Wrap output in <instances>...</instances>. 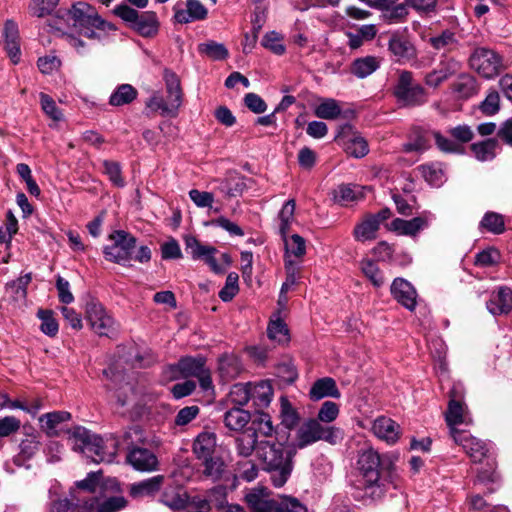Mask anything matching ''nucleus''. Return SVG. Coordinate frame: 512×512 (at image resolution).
Returning <instances> with one entry per match:
<instances>
[{
  "instance_id": "19",
  "label": "nucleus",
  "mask_w": 512,
  "mask_h": 512,
  "mask_svg": "<svg viewBox=\"0 0 512 512\" xmlns=\"http://www.w3.org/2000/svg\"><path fill=\"white\" fill-rule=\"evenodd\" d=\"M127 462L138 471L151 472L157 470L158 459L156 455L146 448L133 447L127 454Z\"/></svg>"
},
{
  "instance_id": "24",
  "label": "nucleus",
  "mask_w": 512,
  "mask_h": 512,
  "mask_svg": "<svg viewBox=\"0 0 512 512\" xmlns=\"http://www.w3.org/2000/svg\"><path fill=\"white\" fill-rule=\"evenodd\" d=\"M207 9L199 0H187L186 9H175V21L186 24L195 20H203L207 16Z\"/></svg>"
},
{
  "instance_id": "39",
  "label": "nucleus",
  "mask_w": 512,
  "mask_h": 512,
  "mask_svg": "<svg viewBox=\"0 0 512 512\" xmlns=\"http://www.w3.org/2000/svg\"><path fill=\"white\" fill-rule=\"evenodd\" d=\"M189 496L184 491L166 489L161 495V502L173 510H182L188 506Z\"/></svg>"
},
{
  "instance_id": "60",
  "label": "nucleus",
  "mask_w": 512,
  "mask_h": 512,
  "mask_svg": "<svg viewBox=\"0 0 512 512\" xmlns=\"http://www.w3.org/2000/svg\"><path fill=\"white\" fill-rule=\"evenodd\" d=\"M286 253L288 257H302L306 253V244L303 237L293 234L289 239H285Z\"/></svg>"
},
{
  "instance_id": "5",
  "label": "nucleus",
  "mask_w": 512,
  "mask_h": 512,
  "mask_svg": "<svg viewBox=\"0 0 512 512\" xmlns=\"http://www.w3.org/2000/svg\"><path fill=\"white\" fill-rule=\"evenodd\" d=\"M167 96L164 98L159 92H154L146 102L147 108L160 111L162 115L175 116L182 103V89L179 77L170 69L163 73Z\"/></svg>"
},
{
  "instance_id": "38",
  "label": "nucleus",
  "mask_w": 512,
  "mask_h": 512,
  "mask_svg": "<svg viewBox=\"0 0 512 512\" xmlns=\"http://www.w3.org/2000/svg\"><path fill=\"white\" fill-rule=\"evenodd\" d=\"M380 66V61L374 56H366L363 58L356 59L353 64L351 71L358 78H365L376 71Z\"/></svg>"
},
{
  "instance_id": "31",
  "label": "nucleus",
  "mask_w": 512,
  "mask_h": 512,
  "mask_svg": "<svg viewBox=\"0 0 512 512\" xmlns=\"http://www.w3.org/2000/svg\"><path fill=\"white\" fill-rule=\"evenodd\" d=\"M219 371L225 380H232L240 375L243 366L236 354H222L219 359Z\"/></svg>"
},
{
  "instance_id": "35",
  "label": "nucleus",
  "mask_w": 512,
  "mask_h": 512,
  "mask_svg": "<svg viewBox=\"0 0 512 512\" xmlns=\"http://www.w3.org/2000/svg\"><path fill=\"white\" fill-rule=\"evenodd\" d=\"M314 114L320 119L335 120L342 114V108L337 100L333 98H322L320 99V103L315 107Z\"/></svg>"
},
{
  "instance_id": "9",
  "label": "nucleus",
  "mask_w": 512,
  "mask_h": 512,
  "mask_svg": "<svg viewBox=\"0 0 512 512\" xmlns=\"http://www.w3.org/2000/svg\"><path fill=\"white\" fill-rule=\"evenodd\" d=\"M109 239L112 244L104 248V255L108 261L126 265L133 260L137 242L133 235L123 230H117L109 236Z\"/></svg>"
},
{
  "instance_id": "46",
  "label": "nucleus",
  "mask_w": 512,
  "mask_h": 512,
  "mask_svg": "<svg viewBox=\"0 0 512 512\" xmlns=\"http://www.w3.org/2000/svg\"><path fill=\"white\" fill-rule=\"evenodd\" d=\"M280 417L282 424L288 428H294L299 422V415L286 396L280 398Z\"/></svg>"
},
{
  "instance_id": "41",
  "label": "nucleus",
  "mask_w": 512,
  "mask_h": 512,
  "mask_svg": "<svg viewBox=\"0 0 512 512\" xmlns=\"http://www.w3.org/2000/svg\"><path fill=\"white\" fill-rule=\"evenodd\" d=\"M137 90L130 84H122L111 94L109 103L122 106L131 103L137 97Z\"/></svg>"
},
{
  "instance_id": "10",
  "label": "nucleus",
  "mask_w": 512,
  "mask_h": 512,
  "mask_svg": "<svg viewBox=\"0 0 512 512\" xmlns=\"http://www.w3.org/2000/svg\"><path fill=\"white\" fill-rule=\"evenodd\" d=\"M470 66L484 78L490 79L500 73L502 59L493 50L477 48L470 57Z\"/></svg>"
},
{
  "instance_id": "47",
  "label": "nucleus",
  "mask_w": 512,
  "mask_h": 512,
  "mask_svg": "<svg viewBox=\"0 0 512 512\" xmlns=\"http://www.w3.org/2000/svg\"><path fill=\"white\" fill-rule=\"evenodd\" d=\"M480 227L493 234H502L505 231L504 217L496 212H487L480 222Z\"/></svg>"
},
{
  "instance_id": "14",
  "label": "nucleus",
  "mask_w": 512,
  "mask_h": 512,
  "mask_svg": "<svg viewBox=\"0 0 512 512\" xmlns=\"http://www.w3.org/2000/svg\"><path fill=\"white\" fill-rule=\"evenodd\" d=\"M430 222V213L424 212L410 220L395 218L391 221L389 229L398 235L416 237L419 232L426 229Z\"/></svg>"
},
{
  "instance_id": "23",
  "label": "nucleus",
  "mask_w": 512,
  "mask_h": 512,
  "mask_svg": "<svg viewBox=\"0 0 512 512\" xmlns=\"http://www.w3.org/2000/svg\"><path fill=\"white\" fill-rule=\"evenodd\" d=\"M487 309L493 315L507 314L512 310V291L507 287H501L493 293L487 302Z\"/></svg>"
},
{
  "instance_id": "51",
  "label": "nucleus",
  "mask_w": 512,
  "mask_h": 512,
  "mask_svg": "<svg viewBox=\"0 0 512 512\" xmlns=\"http://www.w3.org/2000/svg\"><path fill=\"white\" fill-rule=\"evenodd\" d=\"M267 334L270 340L275 341L278 344H284L290 340L288 328L280 319L269 323Z\"/></svg>"
},
{
  "instance_id": "8",
  "label": "nucleus",
  "mask_w": 512,
  "mask_h": 512,
  "mask_svg": "<svg viewBox=\"0 0 512 512\" xmlns=\"http://www.w3.org/2000/svg\"><path fill=\"white\" fill-rule=\"evenodd\" d=\"M341 431L333 426H325L316 419H309L297 431V447L303 449L317 441L323 440L336 444Z\"/></svg>"
},
{
  "instance_id": "55",
  "label": "nucleus",
  "mask_w": 512,
  "mask_h": 512,
  "mask_svg": "<svg viewBox=\"0 0 512 512\" xmlns=\"http://www.w3.org/2000/svg\"><path fill=\"white\" fill-rule=\"evenodd\" d=\"M296 203L294 199H289L285 202L282 209L279 212V220H280V232L285 237L286 233L290 228V224L294 219Z\"/></svg>"
},
{
  "instance_id": "17",
  "label": "nucleus",
  "mask_w": 512,
  "mask_h": 512,
  "mask_svg": "<svg viewBox=\"0 0 512 512\" xmlns=\"http://www.w3.org/2000/svg\"><path fill=\"white\" fill-rule=\"evenodd\" d=\"M460 69V62L453 58L441 61L437 68L426 74L424 82L428 87L437 88L447 79L456 75Z\"/></svg>"
},
{
  "instance_id": "22",
  "label": "nucleus",
  "mask_w": 512,
  "mask_h": 512,
  "mask_svg": "<svg viewBox=\"0 0 512 512\" xmlns=\"http://www.w3.org/2000/svg\"><path fill=\"white\" fill-rule=\"evenodd\" d=\"M326 397L336 399L341 397L336 381L331 377L317 379L309 390V398L312 401H319Z\"/></svg>"
},
{
  "instance_id": "16",
  "label": "nucleus",
  "mask_w": 512,
  "mask_h": 512,
  "mask_svg": "<svg viewBox=\"0 0 512 512\" xmlns=\"http://www.w3.org/2000/svg\"><path fill=\"white\" fill-rule=\"evenodd\" d=\"M445 421L449 428L451 437L454 439V432H464L458 428L460 425H469L472 419L464 403H458L456 399L448 402L445 412Z\"/></svg>"
},
{
  "instance_id": "63",
  "label": "nucleus",
  "mask_w": 512,
  "mask_h": 512,
  "mask_svg": "<svg viewBox=\"0 0 512 512\" xmlns=\"http://www.w3.org/2000/svg\"><path fill=\"white\" fill-rule=\"evenodd\" d=\"M189 197L193 201V203L199 208H212L214 202L213 192L191 189L189 191Z\"/></svg>"
},
{
  "instance_id": "43",
  "label": "nucleus",
  "mask_w": 512,
  "mask_h": 512,
  "mask_svg": "<svg viewBox=\"0 0 512 512\" xmlns=\"http://www.w3.org/2000/svg\"><path fill=\"white\" fill-rule=\"evenodd\" d=\"M200 54L207 56L212 60H224L228 57L229 53L222 43L213 40H208L198 45Z\"/></svg>"
},
{
  "instance_id": "20",
  "label": "nucleus",
  "mask_w": 512,
  "mask_h": 512,
  "mask_svg": "<svg viewBox=\"0 0 512 512\" xmlns=\"http://www.w3.org/2000/svg\"><path fill=\"white\" fill-rule=\"evenodd\" d=\"M163 475H155L145 480L132 483L129 487V495L133 499H144L155 496L164 484Z\"/></svg>"
},
{
  "instance_id": "28",
  "label": "nucleus",
  "mask_w": 512,
  "mask_h": 512,
  "mask_svg": "<svg viewBox=\"0 0 512 512\" xmlns=\"http://www.w3.org/2000/svg\"><path fill=\"white\" fill-rule=\"evenodd\" d=\"M216 450V435L212 432H202L194 440L193 452L197 459L203 460L214 455Z\"/></svg>"
},
{
  "instance_id": "1",
  "label": "nucleus",
  "mask_w": 512,
  "mask_h": 512,
  "mask_svg": "<svg viewBox=\"0 0 512 512\" xmlns=\"http://www.w3.org/2000/svg\"><path fill=\"white\" fill-rule=\"evenodd\" d=\"M66 440L74 451L82 452L95 463H112L120 445L115 437L110 436L103 439L90 434L84 427H75L73 430L66 429Z\"/></svg>"
},
{
  "instance_id": "61",
  "label": "nucleus",
  "mask_w": 512,
  "mask_h": 512,
  "mask_svg": "<svg viewBox=\"0 0 512 512\" xmlns=\"http://www.w3.org/2000/svg\"><path fill=\"white\" fill-rule=\"evenodd\" d=\"M104 173L109 180L117 187H123L125 181L121 175V166L118 162L105 160L103 162Z\"/></svg>"
},
{
  "instance_id": "49",
  "label": "nucleus",
  "mask_w": 512,
  "mask_h": 512,
  "mask_svg": "<svg viewBox=\"0 0 512 512\" xmlns=\"http://www.w3.org/2000/svg\"><path fill=\"white\" fill-rule=\"evenodd\" d=\"M363 191L364 188L357 185H340L335 197L339 202L348 204L361 199L364 196Z\"/></svg>"
},
{
  "instance_id": "11",
  "label": "nucleus",
  "mask_w": 512,
  "mask_h": 512,
  "mask_svg": "<svg viewBox=\"0 0 512 512\" xmlns=\"http://www.w3.org/2000/svg\"><path fill=\"white\" fill-rule=\"evenodd\" d=\"M87 320L95 333L100 336L113 337L118 332V325L114 319L107 314L103 306L91 301L86 308Z\"/></svg>"
},
{
  "instance_id": "34",
  "label": "nucleus",
  "mask_w": 512,
  "mask_h": 512,
  "mask_svg": "<svg viewBox=\"0 0 512 512\" xmlns=\"http://www.w3.org/2000/svg\"><path fill=\"white\" fill-rule=\"evenodd\" d=\"M251 400L254 405L263 408L267 407L273 396V389L268 381H261L255 385L250 384Z\"/></svg>"
},
{
  "instance_id": "44",
  "label": "nucleus",
  "mask_w": 512,
  "mask_h": 512,
  "mask_svg": "<svg viewBox=\"0 0 512 512\" xmlns=\"http://www.w3.org/2000/svg\"><path fill=\"white\" fill-rule=\"evenodd\" d=\"M452 89L461 98H469L477 92L476 80L468 74H462L453 83Z\"/></svg>"
},
{
  "instance_id": "42",
  "label": "nucleus",
  "mask_w": 512,
  "mask_h": 512,
  "mask_svg": "<svg viewBox=\"0 0 512 512\" xmlns=\"http://www.w3.org/2000/svg\"><path fill=\"white\" fill-rule=\"evenodd\" d=\"M31 280V273L20 276L18 279L6 284V291L11 294L15 301L25 300L27 296V286L30 284Z\"/></svg>"
},
{
  "instance_id": "27",
  "label": "nucleus",
  "mask_w": 512,
  "mask_h": 512,
  "mask_svg": "<svg viewBox=\"0 0 512 512\" xmlns=\"http://www.w3.org/2000/svg\"><path fill=\"white\" fill-rule=\"evenodd\" d=\"M213 182L218 184L215 190L229 198L241 195L246 189L244 178L235 173L229 174L223 179H214Z\"/></svg>"
},
{
  "instance_id": "53",
  "label": "nucleus",
  "mask_w": 512,
  "mask_h": 512,
  "mask_svg": "<svg viewBox=\"0 0 512 512\" xmlns=\"http://www.w3.org/2000/svg\"><path fill=\"white\" fill-rule=\"evenodd\" d=\"M250 399V383H237L231 387L229 392V400L231 403L237 406H244Z\"/></svg>"
},
{
  "instance_id": "48",
  "label": "nucleus",
  "mask_w": 512,
  "mask_h": 512,
  "mask_svg": "<svg viewBox=\"0 0 512 512\" xmlns=\"http://www.w3.org/2000/svg\"><path fill=\"white\" fill-rule=\"evenodd\" d=\"M203 474L212 479V480H219L224 471H225V463L219 456H210L207 459H203Z\"/></svg>"
},
{
  "instance_id": "12",
  "label": "nucleus",
  "mask_w": 512,
  "mask_h": 512,
  "mask_svg": "<svg viewBox=\"0 0 512 512\" xmlns=\"http://www.w3.org/2000/svg\"><path fill=\"white\" fill-rule=\"evenodd\" d=\"M387 46L390 55L396 62L407 63L416 58V48L405 31L389 34Z\"/></svg>"
},
{
  "instance_id": "33",
  "label": "nucleus",
  "mask_w": 512,
  "mask_h": 512,
  "mask_svg": "<svg viewBox=\"0 0 512 512\" xmlns=\"http://www.w3.org/2000/svg\"><path fill=\"white\" fill-rule=\"evenodd\" d=\"M250 420V413L240 407H235L226 411L223 419L225 426L233 431L242 430Z\"/></svg>"
},
{
  "instance_id": "29",
  "label": "nucleus",
  "mask_w": 512,
  "mask_h": 512,
  "mask_svg": "<svg viewBox=\"0 0 512 512\" xmlns=\"http://www.w3.org/2000/svg\"><path fill=\"white\" fill-rule=\"evenodd\" d=\"M41 429L48 437H57L64 431V412L55 411L39 418Z\"/></svg>"
},
{
  "instance_id": "13",
  "label": "nucleus",
  "mask_w": 512,
  "mask_h": 512,
  "mask_svg": "<svg viewBox=\"0 0 512 512\" xmlns=\"http://www.w3.org/2000/svg\"><path fill=\"white\" fill-rule=\"evenodd\" d=\"M69 14L74 20L75 27L94 26L101 30L106 28L107 23L98 15L96 9L86 2L75 3L69 10Z\"/></svg>"
},
{
  "instance_id": "7",
  "label": "nucleus",
  "mask_w": 512,
  "mask_h": 512,
  "mask_svg": "<svg viewBox=\"0 0 512 512\" xmlns=\"http://www.w3.org/2000/svg\"><path fill=\"white\" fill-rule=\"evenodd\" d=\"M113 13L128 23L132 29L143 37H152L158 32L159 22L157 15L152 11L139 13L127 4L117 5Z\"/></svg>"
},
{
  "instance_id": "3",
  "label": "nucleus",
  "mask_w": 512,
  "mask_h": 512,
  "mask_svg": "<svg viewBox=\"0 0 512 512\" xmlns=\"http://www.w3.org/2000/svg\"><path fill=\"white\" fill-rule=\"evenodd\" d=\"M358 470L362 477L359 481L363 498L372 501L380 499L385 492V480L381 478L383 461L377 451L366 449L359 454L357 460Z\"/></svg>"
},
{
  "instance_id": "40",
  "label": "nucleus",
  "mask_w": 512,
  "mask_h": 512,
  "mask_svg": "<svg viewBox=\"0 0 512 512\" xmlns=\"http://www.w3.org/2000/svg\"><path fill=\"white\" fill-rule=\"evenodd\" d=\"M360 270L363 275L372 283L375 287H381L385 283V278L380 271L376 262L371 259H362L359 263Z\"/></svg>"
},
{
  "instance_id": "36",
  "label": "nucleus",
  "mask_w": 512,
  "mask_h": 512,
  "mask_svg": "<svg viewBox=\"0 0 512 512\" xmlns=\"http://www.w3.org/2000/svg\"><path fill=\"white\" fill-rule=\"evenodd\" d=\"M379 227L377 220L368 215L361 223L355 226L353 235L360 242L373 240L376 238Z\"/></svg>"
},
{
  "instance_id": "25",
  "label": "nucleus",
  "mask_w": 512,
  "mask_h": 512,
  "mask_svg": "<svg viewBox=\"0 0 512 512\" xmlns=\"http://www.w3.org/2000/svg\"><path fill=\"white\" fill-rule=\"evenodd\" d=\"M85 504L89 512H118L127 506V500L123 496H111L102 500L92 497Z\"/></svg>"
},
{
  "instance_id": "52",
  "label": "nucleus",
  "mask_w": 512,
  "mask_h": 512,
  "mask_svg": "<svg viewBox=\"0 0 512 512\" xmlns=\"http://www.w3.org/2000/svg\"><path fill=\"white\" fill-rule=\"evenodd\" d=\"M60 0H30L29 12L38 18L51 15Z\"/></svg>"
},
{
  "instance_id": "21",
  "label": "nucleus",
  "mask_w": 512,
  "mask_h": 512,
  "mask_svg": "<svg viewBox=\"0 0 512 512\" xmlns=\"http://www.w3.org/2000/svg\"><path fill=\"white\" fill-rule=\"evenodd\" d=\"M399 425L391 418L381 416L374 420L372 431L376 437L394 444L399 439Z\"/></svg>"
},
{
  "instance_id": "18",
  "label": "nucleus",
  "mask_w": 512,
  "mask_h": 512,
  "mask_svg": "<svg viewBox=\"0 0 512 512\" xmlns=\"http://www.w3.org/2000/svg\"><path fill=\"white\" fill-rule=\"evenodd\" d=\"M204 369L206 365L203 357L185 356L176 365L169 367L170 378H196Z\"/></svg>"
},
{
  "instance_id": "45",
  "label": "nucleus",
  "mask_w": 512,
  "mask_h": 512,
  "mask_svg": "<svg viewBox=\"0 0 512 512\" xmlns=\"http://www.w3.org/2000/svg\"><path fill=\"white\" fill-rule=\"evenodd\" d=\"M185 250L193 259H203L207 253H216V248L213 246L202 245L196 237L187 235L184 237Z\"/></svg>"
},
{
  "instance_id": "37",
  "label": "nucleus",
  "mask_w": 512,
  "mask_h": 512,
  "mask_svg": "<svg viewBox=\"0 0 512 512\" xmlns=\"http://www.w3.org/2000/svg\"><path fill=\"white\" fill-rule=\"evenodd\" d=\"M497 147L498 140L495 138H489L487 140L472 144L471 151L477 160L484 162L495 158Z\"/></svg>"
},
{
  "instance_id": "58",
  "label": "nucleus",
  "mask_w": 512,
  "mask_h": 512,
  "mask_svg": "<svg viewBox=\"0 0 512 512\" xmlns=\"http://www.w3.org/2000/svg\"><path fill=\"white\" fill-rule=\"evenodd\" d=\"M238 274L231 272L227 275L224 287L219 292V298L224 302L231 301L239 291Z\"/></svg>"
},
{
  "instance_id": "32",
  "label": "nucleus",
  "mask_w": 512,
  "mask_h": 512,
  "mask_svg": "<svg viewBox=\"0 0 512 512\" xmlns=\"http://www.w3.org/2000/svg\"><path fill=\"white\" fill-rule=\"evenodd\" d=\"M238 455L249 457L253 451L256 452L260 441L257 440V432L255 429L249 428L241 433L235 440Z\"/></svg>"
},
{
  "instance_id": "26",
  "label": "nucleus",
  "mask_w": 512,
  "mask_h": 512,
  "mask_svg": "<svg viewBox=\"0 0 512 512\" xmlns=\"http://www.w3.org/2000/svg\"><path fill=\"white\" fill-rule=\"evenodd\" d=\"M245 499L252 512H275L277 499H270L265 489L252 490Z\"/></svg>"
},
{
  "instance_id": "15",
  "label": "nucleus",
  "mask_w": 512,
  "mask_h": 512,
  "mask_svg": "<svg viewBox=\"0 0 512 512\" xmlns=\"http://www.w3.org/2000/svg\"><path fill=\"white\" fill-rule=\"evenodd\" d=\"M390 292L393 298L409 311L417 306V291L413 285L403 278H395L391 284Z\"/></svg>"
},
{
  "instance_id": "6",
  "label": "nucleus",
  "mask_w": 512,
  "mask_h": 512,
  "mask_svg": "<svg viewBox=\"0 0 512 512\" xmlns=\"http://www.w3.org/2000/svg\"><path fill=\"white\" fill-rule=\"evenodd\" d=\"M397 102L403 107H417L425 104L428 94L425 88L415 81L411 71L402 70L393 89Z\"/></svg>"
},
{
  "instance_id": "30",
  "label": "nucleus",
  "mask_w": 512,
  "mask_h": 512,
  "mask_svg": "<svg viewBox=\"0 0 512 512\" xmlns=\"http://www.w3.org/2000/svg\"><path fill=\"white\" fill-rule=\"evenodd\" d=\"M24 438L19 444L20 455L23 459L32 458L40 447L39 433L30 426H23Z\"/></svg>"
},
{
  "instance_id": "50",
  "label": "nucleus",
  "mask_w": 512,
  "mask_h": 512,
  "mask_svg": "<svg viewBox=\"0 0 512 512\" xmlns=\"http://www.w3.org/2000/svg\"><path fill=\"white\" fill-rule=\"evenodd\" d=\"M430 45L438 51H451L457 44L455 34L449 30L443 31L440 35L429 39Z\"/></svg>"
},
{
  "instance_id": "57",
  "label": "nucleus",
  "mask_w": 512,
  "mask_h": 512,
  "mask_svg": "<svg viewBox=\"0 0 512 512\" xmlns=\"http://www.w3.org/2000/svg\"><path fill=\"white\" fill-rule=\"evenodd\" d=\"M479 110L486 116H492L500 110V95L496 90H491L485 99L479 104Z\"/></svg>"
},
{
  "instance_id": "2",
  "label": "nucleus",
  "mask_w": 512,
  "mask_h": 512,
  "mask_svg": "<svg viewBox=\"0 0 512 512\" xmlns=\"http://www.w3.org/2000/svg\"><path fill=\"white\" fill-rule=\"evenodd\" d=\"M256 455L262 462L263 469L270 474L274 487H283L293 470V453L282 443L261 440L257 446Z\"/></svg>"
},
{
  "instance_id": "56",
  "label": "nucleus",
  "mask_w": 512,
  "mask_h": 512,
  "mask_svg": "<svg viewBox=\"0 0 512 512\" xmlns=\"http://www.w3.org/2000/svg\"><path fill=\"white\" fill-rule=\"evenodd\" d=\"M275 512H307V507L295 497L282 496L277 499Z\"/></svg>"
},
{
  "instance_id": "54",
  "label": "nucleus",
  "mask_w": 512,
  "mask_h": 512,
  "mask_svg": "<svg viewBox=\"0 0 512 512\" xmlns=\"http://www.w3.org/2000/svg\"><path fill=\"white\" fill-rule=\"evenodd\" d=\"M37 316L41 320V331L48 336L56 335L59 329V324L54 318L53 312L51 310L39 309Z\"/></svg>"
},
{
  "instance_id": "4",
  "label": "nucleus",
  "mask_w": 512,
  "mask_h": 512,
  "mask_svg": "<svg viewBox=\"0 0 512 512\" xmlns=\"http://www.w3.org/2000/svg\"><path fill=\"white\" fill-rule=\"evenodd\" d=\"M454 442L460 445L466 454L474 463H482L487 460V468L477 474V482H494L495 480V462L493 458V445L472 436L468 431L454 432Z\"/></svg>"
},
{
  "instance_id": "62",
  "label": "nucleus",
  "mask_w": 512,
  "mask_h": 512,
  "mask_svg": "<svg viewBox=\"0 0 512 512\" xmlns=\"http://www.w3.org/2000/svg\"><path fill=\"white\" fill-rule=\"evenodd\" d=\"M339 415V406L332 401H325L317 414V419L320 423H331Z\"/></svg>"
},
{
  "instance_id": "59",
  "label": "nucleus",
  "mask_w": 512,
  "mask_h": 512,
  "mask_svg": "<svg viewBox=\"0 0 512 512\" xmlns=\"http://www.w3.org/2000/svg\"><path fill=\"white\" fill-rule=\"evenodd\" d=\"M21 421L19 418L9 415L0 418V438L15 435L21 429Z\"/></svg>"
},
{
  "instance_id": "64",
  "label": "nucleus",
  "mask_w": 512,
  "mask_h": 512,
  "mask_svg": "<svg viewBox=\"0 0 512 512\" xmlns=\"http://www.w3.org/2000/svg\"><path fill=\"white\" fill-rule=\"evenodd\" d=\"M61 64V59L54 55H46L44 57H40L37 61V66L41 73L47 75H50L54 71L60 69Z\"/></svg>"
}]
</instances>
